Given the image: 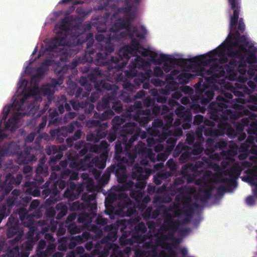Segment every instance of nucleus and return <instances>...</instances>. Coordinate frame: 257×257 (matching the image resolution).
Returning a JSON list of instances; mask_svg holds the SVG:
<instances>
[{
    "mask_svg": "<svg viewBox=\"0 0 257 257\" xmlns=\"http://www.w3.org/2000/svg\"><path fill=\"white\" fill-rule=\"evenodd\" d=\"M112 229L111 225H105L103 227L104 231L108 232L107 234L101 239V243H104L109 241H114L117 238V231H111Z\"/></svg>",
    "mask_w": 257,
    "mask_h": 257,
    "instance_id": "c756f323",
    "label": "nucleus"
},
{
    "mask_svg": "<svg viewBox=\"0 0 257 257\" xmlns=\"http://www.w3.org/2000/svg\"><path fill=\"white\" fill-rule=\"evenodd\" d=\"M228 3L233 11V16L231 17V19L230 25L231 27H235L240 11L239 4L238 0H228Z\"/></svg>",
    "mask_w": 257,
    "mask_h": 257,
    "instance_id": "cd10ccee",
    "label": "nucleus"
},
{
    "mask_svg": "<svg viewBox=\"0 0 257 257\" xmlns=\"http://www.w3.org/2000/svg\"><path fill=\"white\" fill-rule=\"evenodd\" d=\"M46 246V242L45 240L41 239L38 243L36 252L37 255L39 257H47V255H45L44 249Z\"/></svg>",
    "mask_w": 257,
    "mask_h": 257,
    "instance_id": "69168bd1",
    "label": "nucleus"
},
{
    "mask_svg": "<svg viewBox=\"0 0 257 257\" xmlns=\"http://www.w3.org/2000/svg\"><path fill=\"white\" fill-rule=\"evenodd\" d=\"M225 74L224 68L219 64L213 63L208 69L201 67L199 71L198 75L204 77L205 79L204 81L202 79H200L202 81L201 87L208 88L216 82L217 78L224 77Z\"/></svg>",
    "mask_w": 257,
    "mask_h": 257,
    "instance_id": "39448f33",
    "label": "nucleus"
},
{
    "mask_svg": "<svg viewBox=\"0 0 257 257\" xmlns=\"http://www.w3.org/2000/svg\"><path fill=\"white\" fill-rule=\"evenodd\" d=\"M29 195L27 193L24 194L19 190H14L11 195L7 198L6 203L0 206V218H2V220L10 214L13 206H20L23 208L26 206L32 199Z\"/></svg>",
    "mask_w": 257,
    "mask_h": 257,
    "instance_id": "20e7f679",
    "label": "nucleus"
},
{
    "mask_svg": "<svg viewBox=\"0 0 257 257\" xmlns=\"http://www.w3.org/2000/svg\"><path fill=\"white\" fill-rule=\"evenodd\" d=\"M162 247L168 249V252L161 253L160 257H177V252L173 248L169 243H164Z\"/></svg>",
    "mask_w": 257,
    "mask_h": 257,
    "instance_id": "6e6d98bb",
    "label": "nucleus"
},
{
    "mask_svg": "<svg viewBox=\"0 0 257 257\" xmlns=\"http://www.w3.org/2000/svg\"><path fill=\"white\" fill-rule=\"evenodd\" d=\"M67 34L58 33L57 37L54 38L47 46L46 50L48 52L55 51L58 46H64L67 45Z\"/></svg>",
    "mask_w": 257,
    "mask_h": 257,
    "instance_id": "5701e85b",
    "label": "nucleus"
},
{
    "mask_svg": "<svg viewBox=\"0 0 257 257\" xmlns=\"http://www.w3.org/2000/svg\"><path fill=\"white\" fill-rule=\"evenodd\" d=\"M175 200L176 202H177V204H174L172 207H170L169 208V210L171 211H174V214L173 216L176 217H178L180 214L182 212V209L179 208V203L181 201V198L179 196H177L175 197Z\"/></svg>",
    "mask_w": 257,
    "mask_h": 257,
    "instance_id": "864d4df0",
    "label": "nucleus"
},
{
    "mask_svg": "<svg viewBox=\"0 0 257 257\" xmlns=\"http://www.w3.org/2000/svg\"><path fill=\"white\" fill-rule=\"evenodd\" d=\"M223 158L227 160H231L236 155V150L230 148L227 151H222L220 153Z\"/></svg>",
    "mask_w": 257,
    "mask_h": 257,
    "instance_id": "052dcab7",
    "label": "nucleus"
},
{
    "mask_svg": "<svg viewBox=\"0 0 257 257\" xmlns=\"http://www.w3.org/2000/svg\"><path fill=\"white\" fill-rule=\"evenodd\" d=\"M240 113L241 115L247 116L241 119L240 123L236 125L235 129L233 128L230 123L226 122V120H224V124H226L225 127L224 128L225 134L231 139H234L236 138L237 134L243 133L244 126H248L251 120L256 118V114L244 107L240 109Z\"/></svg>",
    "mask_w": 257,
    "mask_h": 257,
    "instance_id": "423d86ee",
    "label": "nucleus"
},
{
    "mask_svg": "<svg viewBox=\"0 0 257 257\" xmlns=\"http://www.w3.org/2000/svg\"><path fill=\"white\" fill-rule=\"evenodd\" d=\"M146 92L143 90H140L135 95L130 96L127 93H123L122 94V97L124 98L123 100L126 103L131 102L133 100L135 99H141L143 97H145L146 94Z\"/></svg>",
    "mask_w": 257,
    "mask_h": 257,
    "instance_id": "c03bdc74",
    "label": "nucleus"
},
{
    "mask_svg": "<svg viewBox=\"0 0 257 257\" xmlns=\"http://www.w3.org/2000/svg\"><path fill=\"white\" fill-rule=\"evenodd\" d=\"M146 113L147 115H150L152 118L157 117L161 113V108L158 105H154L152 109L146 108Z\"/></svg>",
    "mask_w": 257,
    "mask_h": 257,
    "instance_id": "13d9d810",
    "label": "nucleus"
},
{
    "mask_svg": "<svg viewBox=\"0 0 257 257\" xmlns=\"http://www.w3.org/2000/svg\"><path fill=\"white\" fill-rule=\"evenodd\" d=\"M153 75H154L153 71L150 69H148L144 73L141 72L139 74L138 77H136L135 81L139 85H141L146 80H149Z\"/></svg>",
    "mask_w": 257,
    "mask_h": 257,
    "instance_id": "79ce46f5",
    "label": "nucleus"
},
{
    "mask_svg": "<svg viewBox=\"0 0 257 257\" xmlns=\"http://www.w3.org/2000/svg\"><path fill=\"white\" fill-rule=\"evenodd\" d=\"M250 146V145L246 142L240 144L239 148V152L242 153L239 155L238 158L239 159H244L249 154Z\"/></svg>",
    "mask_w": 257,
    "mask_h": 257,
    "instance_id": "de8ad7c7",
    "label": "nucleus"
},
{
    "mask_svg": "<svg viewBox=\"0 0 257 257\" xmlns=\"http://www.w3.org/2000/svg\"><path fill=\"white\" fill-rule=\"evenodd\" d=\"M176 113L183 121H191L192 113L190 111L186 109L185 107L180 106L176 110Z\"/></svg>",
    "mask_w": 257,
    "mask_h": 257,
    "instance_id": "72a5a7b5",
    "label": "nucleus"
},
{
    "mask_svg": "<svg viewBox=\"0 0 257 257\" xmlns=\"http://www.w3.org/2000/svg\"><path fill=\"white\" fill-rule=\"evenodd\" d=\"M31 186V182H26L25 183L24 187L26 188L25 192L29 195H32L34 196H38L40 195V191L37 188H33Z\"/></svg>",
    "mask_w": 257,
    "mask_h": 257,
    "instance_id": "603ef678",
    "label": "nucleus"
},
{
    "mask_svg": "<svg viewBox=\"0 0 257 257\" xmlns=\"http://www.w3.org/2000/svg\"><path fill=\"white\" fill-rule=\"evenodd\" d=\"M42 195L45 196V197L50 196L45 201V203L47 205H52L58 201V198L60 195V192L57 188L56 185H51L50 188L47 187L44 189L42 191Z\"/></svg>",
    "mask_w": 257,
    "mask_h": 257,
    "instance_id": "412c9836",
    "label": "nucleus"
},
{
    "mask_svg": "<svg viewBox=\"0 0 257 257\" xmlns=\"http://www.w3.org/2000/svg\"><path fill=\"white\" fill-rule=\"evenodd\" d=\"M203 133H204L203 128L201 127V126L197 127L194 133L195 137L196 138L194 146L197 148H199L202 151L204 150L203 147V143L204 141V139L203 137Z\"/></svg>",
    "mask_w": 257,
    "mask_h": 257,
    "instance_id": "4c0bfd02",
    "label": "nucleus"
},
{
    "mask_svg": "<svg viewBox=\"0 0 257 257\" xmlns=\"http://www.w3.org/2000/svg\"><path fill=\"white\" fill-rule=\"evenodd\" d=\"M187 59L189 60L188 62H190L203 65H206L209 61V59H208L206 56L204 55L197 56L191 59Z\"/></svg>",
    "mask_w": 257,
    "mask_h": 257,
    "instance_id": "3c124183",
    "label": "nucleus"
},
{
    "mask_svg": "<svg viewBox=\"0 0 257 257\" xmlns=\"http://www.w3.org/2000/svg\"><path fill=\"white\" fill-rule=\"evenodd\" d=\"M116 98V92L115 91H112L103 97L101 101H99L96 105V108L98 111L104 108H109L110 101L114 100Z\"/></svg>",
    "mask_w": 257,
    "mask_h": 257,
    "instance_id": "bb28decb",
    "label": "nucleus"
},
{
    "mask_svg": "<svg viewBox=\"0 0 257 257\" xmlns=\"http://www.w3.org/2000/svg\"><path fill=\"white\" fill-rule=\"evenodd\" d=\"M148 64V61L139 56H136L134 60L131 61L130 65L134 68H144Z\"/></svg>",
    "mask_w": 257,
    "mask_h": 257,
    "instance_id": "37998d69",
    "label": "nucleus"
},
{
    "mask_svg": "<svg viewBox=\"0 0 257 257\" xmlns=\"http://www.w3.org/2000/svg\"><path fill=\"white\" fill-rule=\"evenodd\" d=\"M134 53L128 45H125L120 48L117 53V56L110 57V61L112 62L111 69L120 70L125 67L127 61L130 59L131 55Z\"/></svg>",
    "mask_w": 257,
    "mask_h": 257,
    "instance_id": "9b49d317",
    "label": "nucleus"
},
{
    "mask_svg": "<svg viewBox=\"0 0 257 257\" xmlns=\"http://www.w3.org/2000/svg\"><path fill=\"white\" fill-rule=\"evenodd\" d=\"M82 177L83 179V183H84V186L86 190L89 192H92L94 189L92 179L89 178L86 174H83Z\"/></svg>",
    "mask_w": 257,
    "mask_h": 257,
    "instance_id": "8fccbe9b",
    "label": "nucleus"
},
{
    "mask_svg": "<svg viewBox=\"0 0 257 257\" xmlns=\"http://www.w3.org/2000/svg\"><path fill=\"white\" fill-rule=\"evenodd\" d=\"M111 37L107 39L104 44H99L100 52L96 54L95 63L100 66H108V69L111 70L112 62L110 61L109 55L114 51V45L110 42Z\"/></svg>",
    "mask_w": 257,
    "mask_h": 257,
    "instance_id": "0eeeda50",
    "label": "nucleus"
},
{
    "mask_svg": "<svg viewBox=\"0 0 257 257\" xmlns=\"http://www.w3.org/2000/svg\"><path fill=\"white\" fill-rule=\"evenodd\" d=\"M18 212L21 222L25 227L34 225L35 218H40L42 216V211L40 209L30 213L26 208H20Z\"/></svg>",
    "mask_w": 257,
    "mask_h": 257,
    "instance_id": "4468645a",
    "label": "nucleus"
},
{
    "mask_svg": "<svg viewBox=\"0 0 257 257\" xmlns=\"http://www.w3.org/2000/svg\"><path fill=\"white\" fill-rule=\"evenodd\" d=\"M136 79V77L134 78L133 81L134 84H133L127 80L124 81L122 85L123 88L131 93L135 92L137 89L140 88L141 86V85H139L136 83L135 81Z\"/></svg>",
    "mask_w": 257,
    "mask_h": 257,
    "instance_id": "a18cd8bd",
    "label": "nucleus"
},
{
    "mask_svg": "<svg viewBox=\"0 0 257 257\" xmlns=\"http://www.w3.org/2000/svg\"><path fill=\"white\" fill-rule=\"evenodd\" d=\"M166 169L174 175L177 171V164L176 162L173 159H170L166 163Z\"/></svg>",
    "mask_w": 257,
    "mask_h": 257,
    "instance_id": "774afa93",
    "label": "nucleus"
},
{
    "mask_svg": "<svg viewBox=\"0 0 257 257\" xmlns=\"http://www.w3.org/2000/svg\"><path fill=\"white\" fill-rule=\"evenodd\" d=\"M124 167L117 166L116 164L111 165L108 167L102 176V179L107 182L111 173L115 174L118 182H122L126 179V173H124Z\"/></svg>",
    "mask_w": 257,
    "mask_h": 257,
    "instance_id": "f3484780",
    "label": "nucleus"
},
{
    "mask_svg": "<svg viewBox=\"0 0 257 257\" xmlns=\"http://www.w3.org/2000/svg\"><path fill=\"white\" fill-rule=\"evenodd\" d=\"M96 133H89L86 136V140L89 142L97 143L102 138L105 137L106 133L104 130H96Z\"/></svg>",
    "mask_w": 257,
    "mask_h": 257,
    "instance_id": "c9c22d12",
    "label": "nucleus"
},
{
    "mask_svg": "<svg viewBox=\"0 0 257 257\" xmlns=\"http://www.w3.org/2000/svg\"><path fill=\"white\" fill-rule=\"evenodd\" d=\"M152 236L150 233H147L144 235L140 234L138 232H133L132 235V239L126 238L123 234L119 238L121 244H132L133 242L137 243H144L147 239H150Z\"/></svg>",
    "mask_w": 257,
    "mask_h": 257,
    "instance_id": "4be33fe9",
    "label": "nucleus"
},
{
    "mask_svg": "<svg viewBox=\"0 0 257 257\" xmlns=\"http://www.w3.org/2000/svg\"><path fill=\"white\" fill-rule=\"evenodd\" d=\"M104 245L102 248L101 245L100 244V246L99 247V248L101 249V251L104 253V254H107L108 256L109 253V251L112 250V252L111 254L116 255L117 252L119 251V246L117 244L112 243H109L108 242L106 243H104Z\"/></svg>",
    "mask_w": 257,
    "mask_h": 257,
    "instance_id": "e433bc0d",
    "label": "nucleus"
},
{
    "mask_svg": "<svg viewBox=\"0 0 257 257\" xmlns=\"http://www.w3.org/2000/svg\"><path fill=\"white\" fill-rule=\"evenodd\" d=\"M55 209L57 212L56 218L61 219L65 216L68 212V207L67 205L63 202H60L56 204Z\"/></svg>",
    "mask_w": 257,
    "mask_h": 257,
    "instance_id": "a19ab883",
    "label": "nucleus"
},
{
    "mask_svg": "<svg viewBox=\"0 0 257 257\" xmlns=\"http://www.w3.org/2000/svg\"><path fill=\"white\" fill-rule=\"evenodd\" d=\"M151 174L150 169L143 168L138 164L135 165L132 169V178L138 182L135 187L137 189L131 190L130 195L136 201H140L143 197L144 193L142 190L144 189L147 184L146 180Z\"/></svg>",
    "mask_w": 257,
    "mask_h": 257,
    "instance_id": "7ed1b4c3",
    "label": "nucleus"
},
{
    "mask_svg": "<svg viewBox=\"0 0 257 257\" xmlns=\"http://www.w3.org/2000/svg\"><path fill=\"white\" fill-rule=\"evenodd\" d=\"M130 205H131V201L128 200L124 201L122 205H120L119 206V209L123 212V216L130 217L136 213V207L135 206H129Z\"/></svg>",
    "mask_w": 257,
    "mask_h": 257,
    "instance_id": "f704fd0d",
    "label": "nucleus"
},
{
    "mask_svg": "<svg viewBox=\"0 0 257 257\" xmlns=\"http://www.w3.org/2000/svg\"><path fill=\"white\" fill-rule=\"evenodd\" d=\"M91 237L90 234L87 231L83 232L81 235L73 236L74 240H75L78 244H82L85 242Z\"/></svg>",
    "mask_w": 257,
    "mask_h": 257,
    "instance_id": "4d7b16f0",
    "label": "nucleus"
},
{
    "mask_svg": "<svg viewBox=\"0 0 257 257\" xmlns=\"http://www.w3.org/2000/svg\"><path fill=\"white\" fill-rule=\"evenodd\" d=\"M242 169L238 165L233 166L227 170L229 178H224L221 182L228 186H235L236 184V180L238 178L241 172Z\"/></svg>",
    "mask_w": 257,
    "mask_h": 257,
    "instance_id": "aec40b11",
    "label": "nucleus"
},
{
    "mask_svg": "<svg viewBox=\"0 0 257 257\" xmlns=\"http://www.w3.org/2000/svg\"><path fill=\"white\" fill-rule=\"evenodd\" d=\"M128 150H125L127 152L126 157H121L120 156H116V161L117 166H121L124 167V173H126V167L132 166L134 164L135 159L137 157V155L133 150L128 152Z\"/></svg>",
    "mask_w": 257,
    "mask_h": 257,
    "instance_id": "6ab92c4d",
    "label": "nucleus"
},
{
    "mask_svg": "<svg viewBox=\"0 0 257 257\" xmlns=\"http://www.w3.org/2000/svg\"><path fill=\"white\" fill-rule=\"evenodd\" d=\"M125 121V118L123 115L114 116L111 120L112 128L120 130L121 128L120 127L121 125H123Z\"/></svg>",
    "mask_w": 257,
    "mask_h": 257,
    "instance_id": "49530a36",
    "label": "nucleus"
},
{
    "mask_svg": "<svg viewBox=\"0 0 257 257\" xmlns=\"http://www.w3.org/2000/svg\"><path fill=\"white\" fill-rule=\"evenodd\" d=\"M137 124L135 122H129L125 123L120 130L111 128L108 133H106L107 140L112 143L117 138L118 135L122 138L124 149L128 150L133 145L135 141H137L140 136V130L136 128Z\"/></svg>",
    "mask_w": 257,
    "mask_h": 257,
    "instance_id": "f03ea898",
    "label": "nucleus"
},
{
    "mask_svg": "<svg viewBox=\"0 0 257 257\" xmlns=\"http://www.w3.org/2000/svg\"><path fill=\"white\" fill-rule=\"evenodd\" d=\"M102 71L98 68H95L90 71V72L88 74L87 77L89 81L94 83L95 87H97V79L98 77H102Z\"/></svg>",
    "mask_w": 257,
    "mask_h": 257,
    "instance_id": "ea45409f",
    "label": "nucleus"
},
{
    "mask_svg": "<svg viewBox=\"0 0 257 257\" xmlns=\"http://www.w3.org/2000/svg\"><path fill=\"white\" fill-rule=\"evenodd\" d=\"M227 119H220L218 120H215L218 122V128L214 129L212 126L214 125V123L210 120H207L205 123L208 125L209 127H205L203 126L204 135L206 137H219L225 135L224 128L225 127L226 124H224V120Z\"/></svg>",
    "mask_w": 257,
    "mask_h": 257,
    "instance_id": "2eb2a0df",
    "label": "nucleus"
},
{
    "mask_svg": "<svg viewBox=\"0 0 257 257\" xmlns=\"http://www.w3.org/2000/svg\"><path fill=\"white\" fill-rule=\"evenodd\" d=\"M226 43H228V47L229 48L230 46H233L235 48H237L238 49V51H241L242 54L244 55L246 52H247V50L246 47L248 45H246L245 44H240L239 42H232L231 41H226Z\"/></svg>",
    "mask_w": 257,
    "mask_h": 257,
    "instance_id": "e2e57ef3",
    "label": "nucleus"
},
{
    "mask_svg": "<svg viewBox=\"0 0 257 257\" xmlns=\"http://www.w3.org/2000/svg\"><path fill=\"white\" fill-rule=\"evenodd\" d=\"M181 201L184 205H188V207L183 210V212L187 216H191L193 211V208L198 207L196 203H191L192 198L190 196H184L181 198Z\"/></svg>",
    "mask_w": 257,
    "mask_h": 257,
    "instance_id": "7c9ffc66",
    "label": "nucleus"
},
{
    "mask_svg": "<svg viewBox=\"0 0 257 257\" xmlns=\"http://www.w3.org/2000/svg\"><path fill=\"white\" fill-rule=\"evenodd\" d=\"M214 187L210 185L205 184L199 189L195 198L202 202H206L211 197Z\"/></svg>",
    "mask_w": 257,
    "mask_h": 257,
    "instance_id": "a878e982",
    "label": "nucleus"
},
{
    "mask_svg": "<svg viewBox=\"0 0 257 257\" xmlns=\"http://www.w3.org/2000/svg\"><path fill=\"white\" fill-rule=\"evenodd\" d=\"M76 184L73 182H70L67 189L63 194L64 198H67L69 201H74L79 198L76 195V192L75 190Z\"/></svg>",
    "mask_w": 257,
    "mask_h": 257,
    "instance_id": "473e14b6",
    "label": "nucleus"
},
{
    "mask_svg": "<svg viewBox=\"0 0 257 257\" xmlns=\"http://www.w3.org/2000/svg\"><path fill=\"white\" fill-rule=\"evenodd\" d=\"M245 62L243 61L240 66H243L242 68H240L238 69V71H236L232 68L226 69V71L228 75V78L230 80H236L240 83H245L247 80V74L248 75L249 78H251L254 75V70L249 68L247 72L245 68Z\"/></svg>",
    "mask_w": 257,
    "mask_h": 257,
    "instance_id": "f8f14e48",
    "label": "nucleus"
},
{
    "mask_svg": "<svg viewBox=\"0 0 257 257\" xmlns=\"http://www.w3.org/2000/svg\"><path fill=\"white\" fill-rule=\"evenodd\" d=\"M25 113H22L17 111L11 116L5 124V130L14 132L19 127L18 125V120L25 115Z\"/></svg>",
    "mask_w": 257,
    "mask_h": 257,
    "instance_id": "393cba45",
    "label": "nucleus"
},
{
    "mask_svg": "<svg viewBox=\"0 0 257 257\" xmlns=\"http://www.w3.org/2000/svg\"><path fill=\"white\" fill-rule=\"evenodd\" d=\"M228 56L230 57L233 58H237L239 59V66H241L242 63L244 61V55L242 54L241 51H229L228 53Z\"/></svg>",
    "mask_w": 257,
    "mask_h": 257,
    "instance_id": "0e129e2a",
    "label": "nucleus"
},
{
    "mask_svg": "<svg viewBox=\"0 0 257 257\" xmlns=\"http://www.w3.org/2000/svg\"><path fill=\"white\" fill-rule=\"evenodd\" d=\"M135 112L133 115V120L138 122L141 126H145L153 119L150 115L146 113V109L144 110L141 101H136L134 105H130L127 108V112L130 116L132 112Z\"/></svg>",
    "mask_w": 257,
    "mask_h": 257,
    "instance_id": "9d476101",
    "label": "nucleus"
},
{
    "mask_svg": "<svg viewBox=\"0 0 257 257\" xmlns=\"http://www.w3.org/2000/svg\"><path fill=\"white\" fill-rule=\"evenodd\" d=\"M178 222L174 223L170 222L169 225L166 226L165 227L161 226L159 229V233L160 234V238L159 240L160 241H167L169 240H172L175 237V233L179 229L181 225H176Z\"/></svg>",
    "mask_w": 257,
    "mask_h": 257,
    "instance_id": "a211bd4d",
    "label": "nucleus"
},
{
    "mask_svg": "<svg viewBox=\"0 0 257 257\" xmlns=\"http://www.w3.org/2000/svg\"><path fill=\"white\" fill-rule=\"evenodd\" d=\"M203 151L199 148H197L194 146V148H191L187 146L184 151L182 152L179 157V160L181 163H184L188 162L192 156H197L200 155Z\"/></svg>",
    "mask_w": 257,
    "mask_h": 257,
    "instance_id": "b1692460",
    "label": "nucleus"
},
{
    "mask_svg": "<svg viewBox=\"0 0 257 257\" xmlns=\"http://www.w3.org/2000/svg\"><path fill=\"white\" fill-rule=\"evenodd\" d=\"M255 119L251 120L246 129L248 135H255L257 136V115Z\"/></svg>",
    "mask_w": 257,
    "mask_h": 257,
    "instance_id": "bf43d9fd",
    "label": "nucleus"
},
{
    "mask_svg": "<svg viewBox=\"0 0 257 257\" xmlns=\"http://www.w3.org/2000/svg\"><path fill=\"white\" fill-rule=\"evenodd\" d=\"M137 52H139L144 57L150 56L152 59L155 60L158 56V54L153 51L143 48H140Z\"/></svg>",
    "mask_w": 257,
    "mask_h": 257,
    "instance_id": "338daca9",
    "label": "nucleus"
},
{
    "mask_svg": "<svg viewBox=\"0 0 257 257\" xmlns=\"http://www.w3.org/2000/svg\"><path fill=\"white\" fill-rule=\"evenodd\" d=\"M67 230L70 234H75L81 232L83 227L78 226L75 223H70L67 225Z\"/></svg>",
    "mask_w": 257,
    "mask_h": 257,
    "instance_id": "5fc2aeb1",
    "label": "nucleus"
},
{
    "mask_svg": "<svg viewBox=\"0 0 257 257\" xmlns=\"http://www.w3.org/2000/svg\"><path fill=\"white\" fill-rule=\"evenodd\" d=\"M94 214L87 212H82L77 217V222L79 223H90L92 221Z\"/></svg>",
    "mask_w": 257,
    "mask_h": 257,
    "instance_id": "09e8293b",
    "label": "nucleus"
},
{
    "mask_svg": "<svg viewBox=\"0 0 257 257\" xmlns=\"http://www.w3.org/2000/svg\"><path fill=\"white\" fill-rule=\"evenodd\" d=\"M60 147L57 146H51L46 149V153L50 155L53 154L54 155L50 157V162L56 163L61 159L63 156V153L59 151Z\"/></svg>",
    "mask_w": 257,
    "mask_h": 257,
    "instance_id": "c85d7f7f",
    "label": "nucleus"
},
{
    "mask_svg": "<svg viewBox=\"0 0 257 257\" xmlns=\"http://www.w3.org/2000/svg\"><path fill=\"white\" fill-rule=\"evenodd\" d=\"M135 17L136 13H132L127 15L124 19L119 18V20L121 22V26L122 29H125L126 31H130L131 27H132V22L135 18Z\"/></svg>",
    "mask_w": 257,
    "mask_h": 257,
    "instance_id": "58836bf2",
    "label": "nucleus"
},
{
    "mask_svg": "<svg viewBox=\"0 0 257 257\" xmlns=\"http://www.w3.org/2000/svg\"><path fill=\"white\" fill-rule=\"evenodd\" d=\"M227 49H229L228 43H226V41H225L212 52L213 55H218L222 56V57L219 59V61L221 64L225 63L228 61L227 57L224 55Z\"/></svg>",
    "mask_w": 257,
    "mask_h": 257,
    "instance_id": "2f4dec72",
    "label": "nucleus"
},
{
    "mask_svg": "<svg viewBox=\"0 0 257 257\" xmlns=\"http://www.w3.org/2000/svg\"><path fill=\"white\" fill-rule=\"evenodd\" d=\"M188 61L189 60L187 59L172 58L169 55L160 54L158 63L161 64L162 62H164L162 67L163 70L168 73L173 69L175 65L181 67H187L188 65Z\"/></svg>",
    "mask_w": 257,
    "mask_h": 257,
    "instance_id": "ddd939ff",
    "label": "nucleus"
},
{
    "mask_svg": "<svg viewBox=\"0 0 257 257\" xmlns=\"http://www.w3.org/2000/svg\"><path fill=\"white\" fill-rule=\"evenodd\" d=\"M119 183L122 184V186L121 187V189L122 191H130L133 190V187L135 186V184L134 182L132 180H127V175L126 174V179L122 182H119Z\"/></svg>",
    "mask_w": 257,
    "mask_h": 257,
    "instance_id": "680f3d73",
    "label": "nucleus"
},
{
    "mask_svg": "<svg viewBox=\"0 0 257 257\" xmlns=\"http://www.w3.org/2000/svg\"><path fill=\"white\" fill-rule=\"evenodd\" d=\"M7 236L10 238L15 236V238L10 240L12 244L19 242L24 234V231L21 227L18 217L11 215L7 223Z\"/></svg>",
    "mask_w": 257,
    "mask_h": 257,
    "instance_id": "1a4fd4ad",
    "label": "nucleus"
},
{
    "mask_svg": "<svg viewBox=\"0 0 257 257\" xmlns=\"http://www.w3.org/2000/svg\"><path fill=\"white\" fill-rule=\"evenodd\" d=\"M40 238V234H37L34 239L27 238V240L24 242L20 246L18 245L15 246L3 257H28L30 251L32 250L35 243Z\"/></svg>",
    "mask_w": 257,
    "mask_h": 257,
    "instance_id": "6e6552de",
    "label": "nucleus"
},
{
    "mask_svg": "<svg viewBox=\"0 0 257 257\" xmlns=\"http://www.w3.org/2000/svg\"><path fill=\"white\" fill-rule=\"evenodd\" d=\"M202 81L199 79L195 85L197 99L203 105H206L213 98L214 93L213 90H207L201 87Z\"/></svg>",
    "mask_w": 257,
    "mask_h": 257,
    "instance_id": "dca6fc26",
    "label": "nucleus"
},
{
    "mask_svg": "<svg viewBox=\"0 0 257 257\" xmlns=\"http://www.w3.org/2000/svg\"><path fill=\"white\" fill-rule=\"evenodd\" d=\"M233 95L230 92H225L217 96L216 100L211 102L209 105L210 118L217 121L220 119H228L229 117L231 119L237 118L233 111L227 109L231 107H237L238 105L231 101Z\"/></svg>",
    "mask_w": 257,
    "mask_h": 257,
    "instance_id": "f257e3e1",
    "label": "nucleus"
}]
</instances>
